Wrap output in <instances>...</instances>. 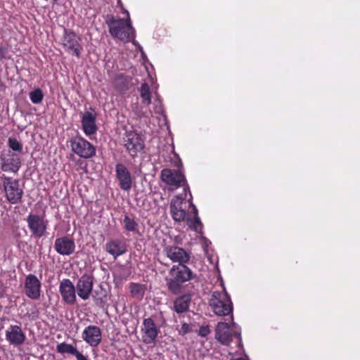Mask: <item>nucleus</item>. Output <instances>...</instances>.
<instances>
[{"mask_svg": "<svg viewBox=\"0 0 360 360\" xmlns=\"http://www.w3.org/2000/svg\"><path fill=\"white\" fill-rule=\"evenodd\" d=\"M201 244H202V248L204 250V251L205 252V253L207 255L208 254V247L211 245V241H210L207 238H205V237H202L201 238Z\"/></svg>", "mask_w": 360, "mask_h": 360, "instance_id": "obj_35", "label": "nucleus"}, {"mask_svg": "<svg viewBox=\"0 0 360 360\" xmlns=\"http://www.w3.org/2000/svg\"><path fill=\"white\" fill-rule=\"evenodd\" d=\"M70 142L72 150L81 158L87 159L96 154L94 146L80 136L72 138Z\"/></svg>", "mask_w": 360, "mask_h": 360, "instance_id": "obj_8", "label": "nucleus"}, {"mask_svg": "<svg viewBox=\"0 0 360 360\" xmlns=\"http://www.w3.org/2000/svg\"><path fill=\"white\" fill-rule=\"evenodd\" d=\"M190 198L186 202V193L183 195H176L171 201L170 213L175 221L181 222L186 221L189 228L195 232L201 233L202 224L198 215V210L192 203V195L188 192Z\"/></svg>", "mask_w": 360, "mask_h": 360, "instance_id": "obj_1", "label": "nucleus"}, {"mask_svg": "<svg viewBox=\"0 0 360 360\" xmlns=\"http://www.w3.org/2000/svg\"><path fill=\"white\" fill-rule=\"evenodd\" d=\"M117 8L121 11V16L117 17V20L114 19V37L124 42L131 41L142 56L145 57L146 54L142 46L134 39L136 32L131 25L129 12L122 7L120 0H117Z\"/></svg>", "mask_w": 360, "mask_h": 360, "instance_id": "obj_2", "label": "nucleus"}, {"mask_svg": "<svg viewBox=\"0 0 360 360\" xmlns=\"http://www.w3.org/2000/svg\"><path fill=\"white\" fill-rule=\"evenodd\" d=\"M8 145L12 150L18 152V155L22 153V145L16 139L9 137L8 139Z\"/></svg>", "mask_w": 360, "mask_h": 360, "instance_id": "obj_29", "label": "nucleus"}, {"mask_svg": "<svg viewBox=\"0 0 360 360\" xmlns=\"http://www.w3.org/2000/svg\"><path fill=\"white\" fill-rule=\"evenodd\" d=\"M80 40V37L75 32L65 29L63 37V44L64 47L69 51H72V54L78 58L80 57V51L82 49L79 43Z\"/></svg>", "mask_w": 360, "mask_h": 360, "instance_id": "obj_15", "label": "nucleus"}, {"mask_svg": "<svg viewBox=\"0 0 360 360\" xmlns=\"http://www.w3.org/2000/svg\"><path fill=\"white\" fill-rule=\"evenodd\" d=\"M54 248L59 255L69 256L75 251V243L72 238L62 236L56 239Z\"/></svg>", "mask_w": 360, "mask_h": 360, "instance_id": "obj_19", "label": "nucleus"}, {"mask_svg": "<svg viewBox=\"0 0 360 360\" xmlns=\"http://www.w3.org/2000/svg\"><path fill=\"white\" fill-rule=\"evenodd\" d=\"M130 82L129 80L124 77L122 76L117 77L114 80V86H116V89L121 93V94H125L126 91L129 89L130 87Z\"/></svg>", "mask_w": 360, "mask_h": 360, "instance_id": "obj_25", "label": "nucleus"}, {"mask_svg": "<svg viewBox=\"0 0 360 360\" xmlns=\"http://www.w3.org/2000/svg\"><path fill=\"white\" fill-rule=\"evenodd\" d=\"M153 112L156 115L157 118L160 119L161 117L163 121H165V115L164 114L163 107L160 101H157L155 103Z\"/></svg>", "mask_w": 360, "mask_h": 360, "instance_id": "obj_32", "label": "nucleus"}, {"mask_svg": "<svg viewBox=\"0 0 360 360\" xmlns=\"http://www.w3.org/2000/svg\"><path fill=\"white\" fill-rule=\"evenodd\" d=\"M143 342L147 344L154 342L158 333L154 321L151 319H146L143 321Z\"/></svg>", "mask_w": 360, "mask_h": 360, "instance_id": "obj_22", "label": "nucleus"}, {"mask_svg": "<svg viewBox=\"0 0 360 360\" xmlns=\"http://www.w3.org/2000/svg\"><path fill=\"white\" fill-rule=\"evenodd\" d=\"M1 287H2V283H1V282L0 281V288H1Z\"/></svg>", "mask_w": 360, "mask_h": 360, "instance_id": "obj_42", "label": "nucleus"}, {"mask_svg": "<svg viewBox=\"0 0 360 360\" xmlns=\"http://www.w3.org/2000/svg\"><path fill=\"white\" fill-rule=\"evenodd\" d=\"M74 356H76L77 360H88L87 358L80 353L78 350L76 351Z\"/></svg>", "mask_w": 360, "mask_h": 360, "instance_id": "obj_38", "label": "nucleus"}, {"mask_svg": "<svg viewBox=\"0 0 360 360\" xmlns=\"http://www.w3.org/2000/svg\"><path fill=\"white\" fill-rule=\"evenodd\" d=\"M210 333L208 327H201L199 330V335L205 337Z\"/></svg>", "mask_w": 360, "mask_h": 360, "instance_id": "obj_37", "label": "nucleus"}, {"mask_svg": "<svg viewBox=\"0 0 360 360\" xmlns=\"http://www.w3.org/2000/svg\"><path fill=\"white\" fill-rule=\"evenodd\" d=\"M105 265H106V264H103L101 265V269H102V270H103V271H108V269H107V267H105Z\"/></svg>", "mask_w": 360, "mask_h": 360, "instance_id": "obj_41", "label": "nucleus"}, {"mask_svg": "<svg viewBox=\"0 0 360 360\" xmlns=\"http://www.w3.org/2000/svg\"><path fill=\"white\" fill-rule=\"evenodd\" d=\"M56 350L58 353L60 354H70L74 355L76 351L77 350L76 347H73L72 345L67 344L65 342H63L58 344L56 347Z\"/></svg>", "mask_w": 360, "mask_h": 360, "instance_id": "obj_27", "label": "nucleus"}, {"mask_svg": "<svg viewBox=\"0 0 360 360\" xmlns=\"http://www.w3.org/2000/svg\"><path fill=\"white\" fill-rule=\"evenodd\" d=\"M6 340L10 345L14 346L22 345L25 340L26 335L21 327L18 325H11L6 330Z\"/></svg>", "mask_w": 360, "mask_h": 360, "instance_id": "obj_20", "label": "nucleus"}, {"mask_svg": "<svg viewBox=\"0 0 360 360\" xmlns=\"http://www.w3.org/2000/svg\"><path fill=\"white\" fill-rule=\"evenodd\" d=\"M53 1H57L58 0H53Z\"/></svg>", "mask_w": 360, "mask_h": 360, "instance_id": "obj_43", "label": "nucleus"}, {"mask_svg": "<svg viewBox=\"0 0 360 360\" xmlns=\"http://www.w3.org/2000/svg\"><path fill=\"white\" fill-rule=\"evenodd\" d=\"M26 221L32 236L41 238L46 235L48 221L44 219V216L30 213L27 217Z\"/></svg>", "mask_w": 360, "mask_h": 360, "instance_id": "obj_9", "label": "nucleus"}, {"mask_svg": "<svg viewBox=\"0 0 360 360\" xmlns=\"http://www.w3.org/2000/svg\"><path fill=\"white\" fill-rule=\"evenodd\" d=\"M94 278L91 274H83L77 281L76 290L77 295L83 300L89 299L93 290Z\"/></svg>", "mask_w": 360, "mask_h": 360, "instance_id": "obj_12", "label": "nucleus"}, {"mask_svg": "<svg viewBox=\"0 0 360 360\" xmlns=\"http://www.w3.org/2000/svg\"><path fill=\"white\" fill-rule=\"evenodd\" d=\"M169 275L172 278L168 281L169 288L173 292H177L181 283L191 279L192 271L183 264L174 266L169 271Z\"/></svg>", "mask_w": 360, "mask_h": 360, "instance_id": "obj_6", "label": "nucleus"}, {"mask_svg": "<svg viewBox=\"0 0 360 360\" xmlns=\"http://www.w3.org/2000/svg\"><path fill=\"white\" fill-rule=\"evenodd\" d=\"M0 178L3 183L5 198L7 201L11 204L21 202L24 191L20 186V181L5 174H2Z\"/></svg>", "mask_w": 360, "mask_h": 360, "instance_id": "obj_5", "label": "nucleus"}, {"mask_svg": "<svg viewBox=\"0 0 360 360\" xmlns=\"http://www.w3.org/2000/svg\"><path fill=\"white\" fill-rule=\"evenodd\" d=\"M41 283L34 274H30L25 277V292L27 297L38 300L41 295Z\"/></svg>", "mask_w": 360, "mask_h": 360, "instance_id": "obj_14", "label": "nucleus"}, {"mask_svg": "<svg viewBox=\"0 0 360 360\" xmlns=\"http://www.w3.org/2000/svg\"><path fill=\"white\" fill-rule=\"evenodd\" d=\"M106 251L110 254L112 255V241L110 240L106 243Z\"/></svg>", "mask_w": 360, "mask_h": 360, "instance_id": "obj_39", "label": "nucleus"}, {"mask_svg": "<svg viewBox=\"0 0 360 360\" xmlns=\"http://www.w3.org/2000/svg\"><path fill=\"white\" fill-rule=\"evenodd\" d=\"M116 179L120 188L129 191L132 187V176L128 168L123 164L116 165Z\"/></svg>", "mask_w": 360, "mask_h": 360, "instance_id": "obj_18", "label": "nucleus"}, {"mask_svg": "<svg viewBox=\"0 0 360 360\" xmlns=\"http://www.w3.org/2000/svg\"><path fill=\"white\" fill-rule=\"evenodd\" d=\"M161 179L168 186L169 190H174L180 186H184L185 193L189 192L190 189L186 184V178L180 170L164 169L161 172Z\"/></svg>", "mask_w": 360, "mask_h": 360, "instance_id": "obj_7", "label": "nucleus"}, {"mask_svg": "<svg viewBox=\"0 0 360 360\" xmlns=\"http://www.w3.org/2000/svg\"><path fill=\"white\" fill-rule=\"evenodd\" d=\"M191 297L189 295H183L176 297L173 303V309L177 314H182L188 310Z\"/></svg>", "mask_w": 360, "mask_h": 360, "instance_id": "obj_23", "label": "nucleus"}, {"mask_svg": "<svg viewBox=\"0 0 360 360\" xmlns=\"http://www.w3.org/2000/svg\"><path fill=\"white\" fill-rule=\"evenodd\" d=\"M105 21L108 27V32L111 35H112V17L107 15Z\"/></svg>", "mask_w": 360, "mask_h": 360, "instance_id": "obj_36", "label": "nucleus"}, {"mask_svg": "<svg viewBox=\"0 0 360 360\" xmlns=\"http://www.w3.org/2000/svg\"><path fill=\"white\" fill-rule=\"evenodd\" d=\"M59 292L61 295L63 301L69 304L73 305L77 300L76 287L73 283L68 278H64L60 282Z\"/></svg>", "mask_w": 360, "mask_h": 360, "instance_id": "obj_13", "label": "nucleus"}, {"mask_svg": "<svg viewBox=\"0 0 360 360\" xmlns=\"http://www.w3.org/2000/svg\"><path fill=\"white\" fill-rule=\"evenodd\" d=\"M131 296L138 300H141L145 294L146 285L138 283H131L129 286Z\"/></svg>", "mask_w": 360, "mask_h": 360, "instance_id": "obj_24", "label": "nucleus"}, {"mask_svg": "<svg viewBox=\"0 0 360 360\" xmlns=\"http://www.w3.org/2000/svg\"><path fill=\"white\" fill-rule=\"evenodd\" d=\"M215 338L224 345H229L233 339H236L238 347H242L240 328L234 322L233 315L231 316L229 323H218L215 328Z\"/></svg>", "mask_w": 360, "mask_h": 360, "instance_id": "obj_3", "label": "nucleus"}, {"mask_svg": "<svg viewBox=\"0 0 360 360\" xmlns=\"http://www.w3.org/2000/svg\"><path fill=\"white\" fill-rule=\"evenodd\" d=\"M181 331L183 333H186L189 331V325L187 323H184L181 326Z\"/></svg>", "mask_w": 360, "mask_h": 360, "instance_id": "obj_40", "label": "nucleus"}, {"mask_svg": "<svg viewBox=\"0 0 360 360\" xmlns=\"http://www.w3.org/2000/svg\"><path fill=\"white\" fill-rule=\"evenodd\" d=\"M115 271L117 274L120 273L117 276L121 280L127 279L131 274V270L127 266L116 268Z\"/></svg>", "mask_w": 360, "mask_h": 360, "instance_id": "obj_33", "label": "nucleus"}, {"mask_svg": "<svg viewBox=\"0 0 360 360\" xmlns=\"http://www.w3.org/2000/svg\"><path fill=\"white\" fill-rule=\"evenodd\" d=\"M166 256L173 262L186 264L189 260V254L183 248L176 245H167L163 250Z\"/></svg>", "mask_w": 360, "mask_h": 360, "instance_id": "obj_17", "label": "nucleus"}, {"mask_svg": "<svg viewBox=\"0 0 360 360\" xmlns=\"http://www.w3.org/2000/svg\"><path fill=\"white\" fill-rule=\"evenodd\" d=\"M80 114L82 129L84 133L88 136L94 135L98 130V127L96 124V112L94 110H92L91 112L86 111L84 112H81Z\"/></svg>", "mask_w": 360, "mask_h": 360, "instance_id": "obj_16", "label": "nucleus"}, {"mask_svg": "<svg viewBox=\"0 0 360 360\" xmlns=\"http://www.w3.org/2000/svg\"><path fill=\"white\" fill-rule=\"evenodd\" d=\"M82 338L91 346H97L101 340L100 328L95 326H89L84 330Z\"/></svg>", "mask_w": 360, "mask_h": 360, "instance_id": "obj_21", "label": "nucleus"}, {"mask_svg": "<svg viewBox=\"0 0 360 360\" xmlns=\"http://www.w3.org/2000/svg\"><path fill=\"white\" fill-rule=\"evenodd\" d=\"M139 92L143 103L149 105L151 103V92L148 83L144 82L141 84Z\"/></svg>", "mask_w": 360, "mask_h": 360, "instance_id": "obj_26", "label": "nucleus"}, {"mask_svg": "<svg viewBox=\"0 0 360 360\" xmlns=\"http://www.w3.org/2000/svg\"><path fill=\"white\" fill-rule=\"evenodd\" d=\"M126 252V245L123 242L114 241V257H116Z\"/></svg>", "mask_w": 360, "mask_h": 360, "instance_id": "obj_31", "label": "nucleus"}, {"mask_svg": "<svg viewBox=\"0 0 360 360\" xmlns=\"http://www.w3.org/2000/svg\"><path fill=\"white\" fill-rule=\"evenodd\" d=\"M123 146L131 156L135 157L143 149L144 141L137 132L127 131L123 137Z\"/></svg>", "mask_w": 360, "mask_h": 360, "instance_id": "obj_10", "label": "nucleus"}, {"mask_svg": "<svg viewBox=\"0 0 360 360\" xmlns=\"http://www.w3.org/2000/svg\"><path fill=\"white\" fill-rule=\"evenodd\" d=\"M1 169L4 172L17 173L21 167V160L18 154L11 150L2 153L0 155Z\"/></svg>", "mask_w": 360, "mask_h": 360, "instance_id": "obj_11", "label": "nucleus"}, {"mask_svg": "<svg viewBox=\"0 0 360 360\" xmlns=\"http://www.w3.org/2000/svg\"><path fill=\"white\" fill-rule=\"evenodd\" d=\"M124 226L128 231H136L137 230L138 224L131 218L126 216L124 219Z\"/></svg>", "mask_w": 360, "mask_h": 360, "instance_id": "obj_30", "label": "nucleus"}, {"mask_svg": "<svg viewBox=\"0 0 360 360\" xmlns=\"http://www.w3.org/2000/svg\"><path fill=\"white\" fill-rule=\"evenodd\" d=\"M29 96L31 101L34 104H39L41 103L44 96L42 90L39 88L30 91Z\"/></svg>", "mask_w": 360, "mask_h": 360, "instance_id": "obj_28", "label": "nucleus"}, {"mask_svg": "<svg viewBox=\"0 0 360 360\" xmlns=\"http://www.w3.org/2000/svg\"><path fill=\"white\" fill-rule=\"evenodd\" d=\"M221 291H214L210 299V306L213 311L218 316H226L232 313L233 306L231 300L227 294L224 284Z\"/></svg>", "mask_w": 360, "mask_h": 360, "instance_id": "obj_4", "label": "nucleus"}, {"mask_svg": "<svg viewBox=\"0 0 360 360\" xmlns=\"http://www.w3.org/2000/svg\"><path fill=\"white\" fill-rule=\"evenodd\" d=\"M8 49L6 46L0 45V61L8 58Z\"/></svg>", "mask_w": 360, "mask_h": 360, "instance_id": "obj_34", "label": "nucleus"}]
</instances>
